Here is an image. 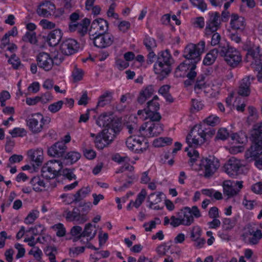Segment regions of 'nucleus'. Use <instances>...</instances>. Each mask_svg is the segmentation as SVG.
Wrapping results in <instances>:
<instances>
[{"instance_id": "nucleus-38", "label": "nucleus", "mask_w": 262, "mask_h": 262, "mask_svg": "<svg viewBox=\"0 0 262 262\" xmlns=\"http://www.w3.org/2000/svg\"><path fill=\"white\" fill-rule=\"evenodd\" d=\"M41 176L47 179H52L55 178L57 175L52 171V169L50 168L49 165L46 163L41 168Z\"/></svg>"}, {"instance_id": "nucleus-11", "label": "nucleus", "mask_w": 262, "mask_h": 262, "mask_svg": "<svg viewBox=\"0 0 262 262\" xmlns=\"http://www.w3.org/2000/svg\"><path fill=\"white\" fill-rule=\"evenodd\" d=\"M160 108V104L158 102L150 100L147 103L145 119H149L152 121H159L161 116L158 111Z\"/></svg>"}, {"instance_id": "nucleus-45", "label": "nucleus", "mask_w": 262, "mask_h": 262, "mask_svg": "<svg viewBox=\"0 0 262 262\" xmlns=\"http://www.w3.org/2000/svg\"><path fill=\"white\" fill-rule=\"evenodd\" d=\"M206 75L204 74H201L198 77L194 86V90L195 91L198 90H201L205 87L206 82H205V79L206 78Z\"/></svg>"}, {"instance_id": "nucleus-59", "label": "nucleus", "mask_w": 262, "mask_h": 262, "mask_svg": "<svg viewBox=\"0 0 262 262\" xmlns=\"http://www.w3.org/2000/svg\"><path fill=\"white\" fill-rule=\"evenodd\" d=\"M26 131L24 128L16 127L9 132L12 137H23L26 135Z\"/></svg>"}, {"instance_id": "nucleus-20", "label": "nucleus", "mask_w": 262, "mask_h": 262, "mask_svg": "<svg viewBox=\"0 0 262 262\" xmlns=\"http://www.w3.org/2000/svg\"><path fill=\"white\" fill-rule=\"evenodd\" d=\"M255 80L253 76L249 75L243 78L240 83L238 94L242 96L247 97L251 92L250 85L252 81Z\"/></svg>"}, {"instance_id": "nucleus-3", "label": "nucleus", "mask_w": 262, "mask_h": 262, "mask_svg": "<svg viewBox=\"0 0 262 262\" xmlns=\"http://www.w3.org/2000/svg\"><path fill=\"white\" fill-rule=\"evenodd\" d=\"M215 134L212 128H206L202 125H196L187 135L186 140L189 146H198L203 143L208 137H211Z\"/></svg>"}, {"instance_id": "nucleus-1", "label": "nucleus", "mask_w": 262, "mask_h": 262, "mask_svg": "<svg viewBox=\"0 0 262 262\" xmlns=\"http://www.w3.org/2000/svg\"><path fill=\"white\" fill-rule=\"evenodd\" d=\"M154 62L155 73L158 75V79L162 80L170 74L172 70L171 65L173 63V60L169 50L161 51L157 55L153 51H149L146 62L151 64Z\"/></svg>"}, {"instance_id": "nucleus-62", "label": "nucleus", "mask_w": 262, "mask_h": 262, "mask_svg": "<svg viewBox=\"0 0 262 262\" xmlns=\"http://www.w3.org/2000/svg\"><path fill=\"white\" fill-rule=\"evenodd\" d=\"M116 4L113 3L109 7V8L107 11V15L108 17H112L115 19H118L119 15L117 13L114 12L115 9L116 7Z\"/></svg>"}, {"instance_id": "nucleus-27", "label": "nucleus", "mask_w": 262, "mask_h": 262, "mask_svg": "<svg viewBox=\"0 0 262 262\" xmlns=\"http://www.w3.org/2000/svg\"><path fill=\"white\" fill-rule=\"evenodd\" d=\"M179 212L182 219L183 225L188 226L193 223L194 217L193 215H191L190 208L185 207Z\"/></svg>"}, {"instance_id": "nucleus-47", "label": "nucleus", "mask_w": 262, "mask_h": 262, "mask_svg": "<svg viewBox=\"0 0 262 262\" xmlns=\"http://www.w3.org/2000/svg\"><path fill=\"white\" fill-rule=\"evenodd\" d=\"M23 40L24 41H28L32 44H35L37 41L36 33L33 32H27L23 37Z\"/></svg>"}, {"instance_id": "nucleus-41", "label": "nucleus", "mask_w": 262, "mask_h": 262, "mask_svg": "<svg viewBox=\"0 0 262 262\" xmlns=\"http://www.w3.org/2000/svg\"><path fill=\"white\" fill-rule=\"evenodd\" d=\"M191 64V62H190V60H185L182 63H181L176 70V74L178 76H182V74L181 73L179 74V72H185L189 70L190 68V65Z\"/></svg>"}, {"instance_id": "nucleus-9", "label": "nucleus", "mask_w": 262, "mask_h": 262, "mask_svg": "<svg viewBox=\"0 0 262 262\" xmlns=\"http://www.w3.org/2000/svg\"><path fill=\"white\" fill-rule=\"evenodd\" d=\"M79 47V44L77 40L73 38H67L61 42L60 51L63 54L70 56L77 53Z\"/></svg>"}, {"instance_id": "nucleus-15", "label": "nucleus", "mask_w": 262, "mask_h": 262, "mask_svg": "<svg viewBox=\"0 0 262 262\" xmlns=\"http://www.w3.org/2000/svg\"><path fill=\"white\" fill-rule=\"evenodd\" d=\"M121 130V123H115L112 125V127L105 128L102 132V138L103 141L107 144L111 143L116 137L117 134Z\"/></svg>"}, {"instance_id": "nucleus-61", "label": "nucleus", "mask_w": 262, "mask_h": 262, "mask_svg": "<svg viewBox=\"0 0 262 262\" xmlns=\"http://www.w3.org/2000/svg\"><path fill=\"white\" fill-rule=\"evenodd\" d=\"M62 174L69 180L75 179L76 178V175L73 173V170L71 169L66 168L63 169Z\"/></svg>"}, {"instance_id": "nucleus-5", "label": "nucleus", "mask_w": 262, "mask_h": 262, "mask_svg": "<svg viewBox=\"0 0 262 262\" xmlns=\"http://www.w3.org/2000/svg\"><path fill=\"white\" fill-rule=\"evenodd\" d=\"M198 165L201 169H204L205 178L212 176L220 166L219 160L213 157L201 160Z\"/></svg>"}, {"instance_id": "nucleus-46", "label": "nucleus", "mask_w": 262, "mask_h": 262, "mask_svg": "<svg viewBox=\"0 0 262 262\" xmlns=\"http://www.w3.org/2000/svg\"><path fill=\"white\" fill-rule=\"evenodd\" d=\"M143 43L149 51H151L152 48L157 47L156 40L149 36L145 37L143 40Z\"/></svg>"}, {"instance_id": "nucleus-2", "label": "nucleus", "mask_w": 262, "mask_h": 262, "mask_svg": "<svg viewBox=\"0 0 262 262\" xmlns=\"http://www.w3.org/2000/svg\"><path fill=\"white\" fill-rule=\"evenodd\" d=\"M250 139L252 145L246 152L245 156L247 159L251 158L255 160V165L260 169L262 168V157L256 159L262 155V122L257 123L254 125Z\"/></svg>"}, {"instance_id": "nucleus-30", "label": "nucleus", "mask_w": 262, "mask_h": 262, "mask_svg": "<svg viewBox=\"0 0 262 262\" xmlns=\"http://www.w3.org/2000/svg\"><path fill=\"white\" fill-rule=\"evenodd\" d=\"M30 183L33 187V189L35 191H41L45 190L46 188H48L44 181L38 177H34L30 181Z\"/></svg>"}, {"instance_id": "nucleus-14", "label": "nucleus", "mask_w": 262, "mask_h": 262, "mask_svg": "<svg viewBox=\"0 0 262 262\" xmlns=\"http://www.w3.org/2000/svg\"><path fill=\"white\" fill-rule=\"evenodd\" d=\"M183 57L186 60H190L192 64H196L201 60V55L196 51L195 44H188L184 49Z\"/></svg>"}, {"instance_id": "nucleus-51", "label": "nucleus", "mask_w": 262, "mask_h": 262, "mask_svg": "<svg viewBox=\"0 0 262 262\" xmlns=\"http://www.w3.org/2000/svg\"><path fill=\"white\" fill-rule=\"evenodd\" d=\"M202 234V230L199 226L193 227L190 233V238L192 241L196 240L201 237Z\"/></svg>"}, {"instance_id": "nucleus-49", "label": "nucleus", "mask_w": 262, "mask_h": 262, "mask_svg": "<svg viewBox=\"0 0 262 262\" xmlns=\"http://www.w3.org/2000/svg\"><path fill=\"white\" fill-rule=\"evenodd\" d=\"M236 221L235 219L225 218L223 221V228L226 230L232 229L235 225Z\"/></svg>"}, {"instance_id": "nucleus-28", "label": "nucleus", "mask_w": 262, "mask_h": 262, "mask_svg": "<svg viewBox=\"0 0 262 262\" xmlns=\"http://www.w3.org/2000/svg\"><path fill=\"white\" fill-rule=\"evenodd\" d=\"M62 36V33L60 29L52 31L48 36V42L50 46L54 47L58 44Z\"/></svg>"}, {"instance_id": "nucleus-44", "label": "nucleus", "mask_w": 262, "mask_h": 262, "mask_svg": "<svg viewBox=\"0 0 262 262\" xmlns=\"http://www.w3.org/2000/svg\"><path fill=\"white\" fill-rule=\"evenodd\" d=\"M39 216V211L37 210H33L31 211L25 219L26 224H32Z\"/></svg>"}, {"instance_id": "nucleus-58", "label": "nucleus", "mask_w": 262, "mask_h": 262, "mask_svg": "<svg viewBox=\"0 0 262 262\" xmlns=\"http://www.w3.org/2000/svg\"><path fill=\"white\" fill-rule=\"evenodd\" d=\"M85 247H77L70 249V254L71 257H75L80 253H82L84 251Z\"/></svg>"}, {"instance_id": "nucleus-37", "label": "nucleus", "mask_w": 262, "mask_h": 262, "mask_svg": "<svg viewBox=\"0 0 262 262\" xmlns=\"http://www.w3.org/2000/svg\"><path fill=\"white\" fill-rule=\"evenodd\" d=\"M145 140V139L142 138V140L140 139H137L136 136H130L127 138L126 141V145L128 149L130 150H134V147L137 145V144L141 145L142 142Z\"/></svg>"}, {"instance_id": "nucleus-4", "label": "nucleus", "mask_w": 262, "mask_h": 262, "mask_svg": "<svg viewBox=\"0 0 262 262\" xmlns=\"http://www.w3.org/2000/svg\"><path fill=\"white\" fill-rule=\"evenodd\" d=\"M220 52V56L224 57V60L230 67H236L242 61L240 53L235 48L224 43Z\"/></svg>"}, {"instance_id": "nucleus-64", "label": "nucleus", "mask_w": 262, "mask_h": 262, "mask_svg": "<svg viewBox=\"0 0 262 262\" xmlns=\"http://www.w3.org/2000/svg\"><path fill=\"white\" fill-rule=\"evenodd\" d=\"M37 14L43 17H49L51 15L50 10L43 8H40V7H38L36 10Z\"/></svg>"}, {"instance_id": "nucleus-29", "label": "nucleus", "mask_w": 262, "mask_h": 262, "mask_svg": "<svg viewBox=\"0 0 262 262\" xmlns=\"http://www.w3.org/2000/svg\"><path fill=\"white\" fill-rule=\"evenodd\" d=\"M230 25L233 29L243 30L245 26V19L236 14H233L231 15Z\"/></svg>"}, {"instance_id": "nucleus-36", "label": "nucleus", "mask_w": 262, "mask_h": 262, "mask_svg": "<svg viewBox=\"0 0 262 262\" xmlns=\"http://www.w3.org/2000/svg\"><path fill=\"white\" fill-rule=\"evenodd\" d=\"M223 187L224 194L227 195L229 198L235 195L238 193V191L233 188L230 182H224Z\"/></svg>"}, {"instance_id": "nucleus-16", "label": "nucleus", "mask_w": 262, "mask_h": 262, "mask_svg": "<svg viewBox=\"0 0 262 262\" xmlns=\"http://www.w3.org/2000/svg\"><path fill=\"white\" fill-rule=\"evenodd\" d=\"M242 166L240 161L232 157L225 164V171L230 177H234L238 174Z\"/></svg>"}, {"instance_id": "nucleus-23", "label": "nucleus", "mask_w": 262, "mask_h": 262, "mask_svg": "<svg viewBox=\"0 0 262 262\" xmlns=\"http://www.w3.org/2000/svg\"><path fill=\"white\" fill-rule=\"evenodd\" d=\"M159 121H152L150 120L148 123L147 128L148 133L144 136L148 137L157 136L163 131V125L159 123Z\"/></svg>"}, {"instance_id": "nucleus-57", "label": "nucleus", "mask_w": 262, "mask_h": 262, "mask_svg": "<svg viewBox=\"0 0 262 262\" xmlns=\"http://www.w3.org/2000/svg\"><path fill=\"white\" fill-rule=\"evenodd\" d=\"M53 228L57 230L56 235L59 237L63 236L66 234V229L63 227V224L58 223L53 226Z\"/></svg>"}, {"instance_id": "nucleus-7", "label": "nucleus", "mask_w": 262, "mask_h": 262, "mask_svg": "<svg viewBox=\"0 0 262 262\" xmlns=\"http://www.w3.org/2000/svg\"><path fill=\"white\" fill-rule=\"evenodd\" d=\"M243 241L250 245H255L259 243L262 238L260 230L254 228H249L242 235Z\"/></svg>"}, {"instance_id": "nucleus-19", "label": "nucleus", "mask_w": 262, "mask_h": 262, "mask_svg": "<svg viewBox=\"0 0 262 262\" xmlns=\"http://www.w3.org/2000/svg\"><path fill=\"white\" fill-rule=\"evenodd\" d=\"M67 149V146L64 145V143L58 141L48 148V154L51 157L63 158Z\"/></svg>"}, {"instance_id": "nucleus-40", "label": "nucleus", "mask_w": 262, "mask_h": 262, "mask_svg": "<svg viewBox=\"0 0 262 262\" xmlns=\"http://www.w3.org/2000/svg\"><path fill=\"white\" fill-rule=\"evenodd\" d=\"M50 166V169L55 172L58 176V173L62 168V163L59 160H50L47 163Z\"/></svg>"}, {"instance_id": "nucleus-8", "label": "nucleus", "mask_w": 262, "mask_h": 262, "mask_svg": "<svg viewBox=\"0 0 262 262\" xmlns=\"http://www.w3.org/2000/svg\"><path fill=\"white\" fill-rule=\"evenodd\" d=\"M27 125L33 133H38L42 130L43 122V117L40 113H37L29 116L27 120Z\"/></svg>"}, {"instance_id": "nucleus-42", "label": "nucleus", "mask_w": 262, "mask_h": 262, "mask_svg": "<svg viewBox=\"0 0 262 262\" xmlns=\"http://www.w3.org/2000/svg\"><path fill=\"white\" fill-rule=\"evenodd\" d=\"M146 194L147 193L145 189H142L140 192L137 195L136 201L135 202L133 201V206L136 208H139L144 202Z\"/></svg>"}, {"instance_id": "nucleus-60", "label": "nucleus", "mask_w": 262, "mask_h": 262, "mask_svg": "<svg viewBox=\"0 0 262 262\" xmlns=\"http://www.w3.org/2000/svg\"><path fill=\"white\" fill-rule=\"evenodd\" d=\"M187 155L190 157L189 162L190 163L191 166H193V164L195 163L199 157V154L197 150H193L192 153L190 151H188Z\"/></svg>"}, {"instance_id": "nucleus-39", "label": "nucleus", "mask_w": 262, "mask_h": 262, "mask_svg": "<svg viewBox=\"0 0 262 262\" xmlns=\"http://www.w3.org/2000/svg\"><path fill=\"white\" fill-rule=\"evenodd\" d=\"M81 155L80 153L76 151H70L64 155L63 157L64 160H67L70 164L77 162L80 158Z\"/></svg>"}, {"instance_id": "nucleus-24", "label": "nucleus", "mask_w": 262, "mask_h": 262, "mask_svg": "<svg viewBox=\"0 0 262 262\" xmlns=\"http://www.w3.org/2000/svg\"><path fill=\"white\" fill-rule=\"evenodd\" d=\"M152 85H148L142 89L137 97V101L140 104H143L148 98L151 97L155 92Z\"/></svg>"}, {"instance_id": "nucleus-25", "label": "nucleus", "mask_w": 262, "mask_h": 262, "mask_svg": "<svg viewBox=\"0 0 262 262\" xmlns=\"http://www.w3.org/2000/svg\"><path fill=\"white\" fill-rule=\"evenodd\" d=\"M207 37H211L210 44L212 46H217V48H214V49H216L219 51L222 49V47L223 48V45L225 43L226 44H229V42L227 41V40L224 38H221V35L216 32V31L213 32L212 34L209 35H205Z\"/></svg>"}, {"instance_id": "nucleus-56", "label": "nucleus", "mask_w": 262, "mask_h": 262, "mask_svg": "<svg viewBox=\"0 0 262 262\" xmlns=\"http://www.w3.org/2000/svg\"><path fill=\"white\" fill-rule=\"evenodd\" d=\"M192 4L198 8L202 11H204L207 9V5L204 0H190Z\"/></svg>"}, {"instance_id": "nucleus-6", "label": "nucleus", "mask_w": 262, "mask_h": 262, "mask_svg": "<svg viewBox=\"0 0 262 262\" xmlns=\"http://www.w3.org/2000/svg\"><path fill=\"white\" fill-rule=\"evenodd\" d=\"M221 27L220 14L219 12H210L208 14V18L206 21L205 29V35H209L216 31Z\"/></svg>"}, {"instance_id": "nucleus-48", "label": "nucleus", "mask_w": 262, "mask_h": 262, "mask_svg": "<svg viewBox=\"0 0 262 262\" xmlns=\"http://www.w3.org/2000/svg\"><path fill=\"white\" fill-rule=\"evenodd\" d=\"M8 62L12 64L13 68L15 69H18L23 66L21 64L20 59L15 54H13L11 56V57L8 60Z\"/></svg>"}, {"instance_id": "nucleus-33", "label": "nucleus", "mask_w": 262, "mask_h": 262, "mask_svg": "<svg viewBox=\"0 0 262 262\" xmlns=\"http://www.w3.org/2000/svg\"><path fill=\"white\" fill-rule=\"evenodd\" d=\"M148 123L145 122L143 123L139 129L135 128L132 125H127L128 132L130 134H134V136H144V134L142 133L145 131L148 126Z\"/></svg>"}, {"instance_id": "nucleus-17", "label": "nucleus", "mask_w": 262, "mask_h": 262, "mask_svg": "<svg viewBox=\"0 0 262 262\" xmlns=\"http://www.w3.org/2000/svg\"><path fill=\"white\" fill-rule=\"evenodd\" d=\"M90 23L89 19L85 18L80 23H70L69 25V29L70 32L77 31L80 36H84L88 32Z\"/></svg>"}, {"instance_id": "nucleus-52", "label": "nucleus", "mask_w": 262, "mask_h": 262, "mask_svg": "<svg viewBox=\"0 0 262 262\" xmlns=\"http://www.w3.org/2000/svg\"><path fill=\"white\" fill-rule=\"evenodd\" d=\"M64 102L62 100L51 104L48 106V110L52 113L58 112L62 107Z\"/></svg>"}, {"instance_id": "nucleus-34", "label": "nucleus", "mask_w": 262, "mask_h": 262, "mask_svg": "<svg viewBox=\"0 0 262 262\" xmlns=\"http://www.w3.org/2000/svg\"><path fill=\"white\" fill-rule=\"evenodd\" d=\"M97 233V230L94 229L91 223H88L85 225L83 231V237H90L89 239H87V242L94 238Z\"/></svg>"}, {"instance_id": "nucleus-63", "label": "nucleus", "mask_w": 262, "mask_h": 262, "mask_svg": "<svg viewBox=\"0 0 262 262\" xmlns=\"http://www.w3.org/2000/svg\"><path fill=\"white\" fill-rule=\"evenodd\" d=\"M103 140L102 137L97 136L95 139V143L96 147L99 149H102L107 144L105 142H103Z\"/></svg>"}, {"instance_id": "nucleus-54", "label": "nucleus", "mask_w": 262, "mask_h": 262, "mask_svg": "<svg viewBox=\"0 0 262 262\" xmlns=\"http://www.w3.org/2000/svg\"><path fill=\"white\" fill-rule=\"evenodd\" d=\"M170 220L171 222H170V224L173 227H177L180 225H182V219H181V216H180L179 212L177 213V217H176L174 215L171 216Z\"/></svg>"}, {"instance_id": "nucleus-22", "label": "nucleus", "mask_w": 262, "mask_h": 262, "mask_svg": "<svg viewBox=\"0 0 262 262\" xmlns=\"http://www.w3.org/2000/svg\"><path fill=\"white\" fill-rule=\"evenodd\" d=\"M251 58L254 60V64L255 66H259L261 63L262 54L260 53L259 46H254L247 50L246 54V59L247 61L249 59Z\"/></svg>"}, {"instance_id": "nucleus-31", "label": "nucleus", "mask_w": 262, "mask_h": 262, "mask_svg": "<svg viewBox=\"0 0 262 262\" xmlns=\"http://www.w3.org/2000/svg\"><path fill=\"white\" fill-rule=\"evenodd\" d=\"M218 54L220 55L219 50L216 49L211 50L205 57L203 60L204 64L210 66L213 64L216 59Z\"/></svg>"}, {"instance_id": "nucleus-12", "label": "nucleus", "mask_w": 262, "mask_h": 262, "mask_svg": "<svg viewBox=\"0 0 262 262\" xmlns=\"http://www.w3.org/2000/svg\"><path fill=\"white\" fill-rule=\"evenodd\" d=\"M37 66L45 71H50L54 65L53 59L47 53L42 52L36 56Z\"/></svg>"}, {"instance_id": "nucleus-35", "label": "nucleus", "mask_w": 262, "mask_h": 262, "mask_svg": "<svg viewBox=\"0 0 262 262\" xmlns=\"http://www.w3.org/2000/svg\"><path fill=\"white\" fill-rule=\"evenodd\" d=\"M112 99V93L106 92L99 97L97 103V107H103L105 105L111 103Z\"/></svg>"}, {"instance_id": "nucleus-13", "label": "nucleus", "mask_w": 262, "mask_h": 262, "mask_svg": "<svg viewBox=\"0 0 262 262\" xmlns=\"http://www.w3.org/2000/svg\"><path fill=\"white\" fill-rule=\"evenodd\" d=\"M108 23L103 18L95 19L92 23L90 30V36H94L99 33H105L108 31Z\"/></svg>"}, {"instance_id": "nucleus-10", "label": "nucleus", "mask_w": 262, "mask_h": 262, "mask_svg": "<svg viewBox=\"0 0 262 262\" xmlns=\"http://www.w3.org/2000/svg\"><path fill=\"white\" fill-rule=\"evenodd\" d=\"M94 45L99 48H105L110 46L114 41V36L108 33H99L93 36Z\"/></svg>"}, {"instance_id": "nucleus-21", "label": "nucleus", "mask_w": 262, "mask_h": 262, "mask_svg": "<svg viewBox=\"0 0 262 262\" xmlns=\"http://www.w3.org/2000/svg\"><path fill=\"white\" fill-rule=\"evenodd\" d=\"M66 220L69 222L76 221L79 224H83L87 221L86 215L80 213V211L74 208L72 211H66Z\"/></svg>"}, {"instance_id": "nucleus-18", "label": "nucleus", "mask_w": 262, "mask_h": 262, "mask_svg": "<svg viewBox=\"0 0 262 262\" xmlns=\"http://www.w3.org/2000/svg\"><path fill=\"white\" fill-rule=\"evenodd\" d=\"M115 123H121L118 118H114L112 114L104 113L100 115L96 121L98 126L101 127L108 128Z\"/></svg>"}, {"instance_id": "nucleus-32", "label": "nucleus", "mask_w": 262, "mask_h": 262, "mask_svg": "<svg viewBox=\"0 0 262 262\" xmlns=\"http://www.w3.org/2000/svg\"><path fill=\"white\" fill-rule=\"evenodd\" d=\"M91 192V188L89 186L82 187L74 195V199H73V203H77L82 200L83 198L89 194Z\"/></svg>"}, {"instance_id": "nucleus-50", "label": "nucleus", "mask_w": 262, "mask_h": 262, "mask_svg": "<svg viewBox=\"0 0 262 262\" xmlns=\"http://www.w3.org/2000/svg\"><path fill=\"white\" fill-rule=\"evenodd\" d=\"M229 136V133L226 128H221L219 129L215 139L222 140H226Z\"/></svg>"}, {"instance_id": "nucleus-55", "label": "nucleus", "mask_w": 262, "mask_h": 262, "mask_svg": "<svg viewBox=\"0 0 262 262\" xmlns=\"http://www.w3.org/2000/svg\"><path fill=\"white\" fill-rule=\"evenodd\" d=\"M83 72L82 70L75 67L72 72V76L74 80L75 81L81 80L83 77Z\"/></svg>"}, {"instance_id": "nucleus-53", "label": "nucleus", "mask_w": 262, "mask_h": 262, "mask_svg": "<svg viewBox=\"0 0 262 262\" xmlns=\"http://www.w3.org/2000/svg\"><path fill=\"white\" fill-rule=\"evenodd\" d=\"M206 122L207 125L214 126L218 124L220 122L219 117L215 115H210L206 119Z\"/></svg>"}, {"instance_id": "nucleus-43", "label": "nucleus", "mask_w": 262, "mask_h": 262, "mask_svg": "<svg viewBox=\"0 0 262 262\" xmlns=\"http://www.w3.org/2000/svg\"><path fill=\"white\" fill-rule=\"evenodd\" d=\"M231 138L233 141H235L237 143L243 144L247 140L246 135L244 133H234L231 135Z\"/></svg>"}, {"instance_id": "nucleus-26", "label": "nucleus", "mask_w": 262, "mask_h": 262, "mask_svg": "<svg viewBox=\"0 0 262 262\" xmlns=\"http://www.w3.org/2000/svg\"><path fill=\"white\" fill-rule=\"evenodd\" d=\"M28 155L30 160L33 162L38 166L42 162L43 150L41 148H37L35 150L30 149L28 151Z\"/></svg>"}]
</instances>
